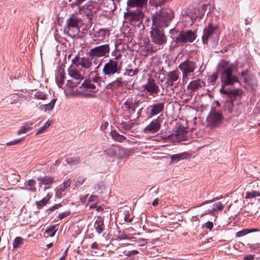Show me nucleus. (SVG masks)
<instances>
[{"instance_id": "obj_1", "label": "nucleus", "mask_w": 260, "mask_h": 260, "mask_svg": "<svg viewBox=\"0 0 260 260\" xmlns=\"http://www.w3.org/2000/svg\"><path fill=\"white\" fill-rule=\"evenodd\" d=\"M174 11L170 8H160L151 14L153 26L160 28L167 27L174 18Z\"/></svg>"}, {"instance_id": "obj_2", "label": "nucleus", "mask_w": 260, "mask_h": 260, "mask_svg": "<svg viewBox=\"0 0 260 260\" xmlns=\"http://www.w3.org/2000/svg\"><path fill=\"white\" fill-rule=\"evenodd\" d=\"M80 12L74 13L67 20L66 26L64 27V30H71L74 29L78 31L79 30V27L82 23V12L86 13L87 16L92 15V11H90V8L88 6H83L79 9Z\"/></svg>"}, {"instance_id": "obj_3", "label": "nucleus", "mask_w": 260, "mask_h": 260, "mask_svg": "<svg viewBox=\"0 0 260 260\" xmlns=\"http://www.w3.org/2000/svg\"><path fill=\"white\" fill-rule=\"evenodd\" d=\"M110 51V45L106 44L90 49L88 52L87 55L93 60V63L96 64V61L99 58L107 57L109 56Z\"/></svg>"}, {"instance_id": "obj_4", "label": "nucleus", "mask_w": 260, "mask_h": 260, "mask_svg": "<svg viewBox=\"0 0 260 260\" xmlns=\"http://www.w3.org/2000/svg\"><path fill=\"white\" fill-rule=\"evenodd\" d=\"M121 71V66L118 61L110 59L104 64L102 72L105 76L110 77L119 74Z\"/></svg>"}, {"instance_id": "obj_5", "label": "nucleus", "mask_w": 260, "mask_h": 260, "mask_svg": "<svg viewBox=\"0 0 260 260\" xmlns=\"http://www.w3.org/2000/svg\"><path fill=\"white\" fill-rule=\"evenodd\" d=\"M197 68L196 62L188 59H186L179 65L178 68L182 72V80L184 82L186 81L189 76L193 74Z\"/></svg>"}, {"instance_id": "obj_6", "label": "nucleus", "mask_w": 260, "mask_h": 260, "mask_svg": "<svg viewBox=\"0 0 260 260\" xmlns=\"http://www.w3.org/2000/svg\"><path fill=\"white\" fill-rule=\"evenodd\" d=\"M195 31L191 30L181 31L174 40L177 45H183L185 43H192L196 39Z\"/></svg>"}, {"instance_id": "obj_7", "label": "nucleus", "mask_w": 260, "mask_h": 260, "mask_svg": "<svg viewBox=\"0 0 260 260\" xmlns=\"http://www.w3.org/2000/svg\"><path fill=\"white\" fill-rule=\"evenodd\" d=\"M140 103L141 102L140 100H138L136 97L132 96L127 98L124 102L122 109L124 112H126L129 114V116H127L125 118L126 120L131 118V115L135 112L136 109L138 107Z\"/></svg>"}, {"instance_id": "obj_8", "label": "nucleus", "mask_w": 260, "mask_h": 260, "mask_svg": "<svg viewBox=\"0 0 260 260\" xmlns=\"http://www.w3.org/2000/svg\"><path fill=\"white\" fill-rule=\"evenodd\" d=\"M124 16L131 25L139 27L142 23L144 14L142 11L137 10L129 11L126 14H125Z\"/></svg>"}, {"instance_id": "obj_9", "label": "nucleus", "mask_w": 260, "mask_h": 260, "mask_svg": "<svg viewBox=\"0 0 260 260\" xmlns=\"http://www.w3.org/2000/svg\"><path fill=\"white\" fill-rule=\"evenodd\" d=\"M152 41L155 44L161 45L167 42V38L163 29L158 26L152 25L150 31Z\"/></svg>"}, {"instance_id": "obj_10", "label": "nucleus", "mask_w": 260, "mask_h": 260, "mask_svg": "<svg viewBox=\"0 0 260 260\" xmlns=\"http://www.w3.org/2000/svg\"><path fill=\"white\" fill-rule=\"evenodd\" d=\"M219 34L218 28L217 25L208 24L203 30V35L202 37L204 44H206L210 38L218 37Z\"/></svg>"}, {"instance_id": "obj_11", "label": "nucleus", "mask_w": 260, "mask_h": 260, "mask_svg": "<svg viewBox=\"0 0 260 260\" xmlns=\"http://www.w3.org/2000/svg\"><path fill=\"white\" fill-rule=\"evenodd\" d=\"M142 88L144 90H146L149 95L153 96L158 94L160 91L159 86L152 78H149L146 83L143 85Z\"/></svg>"}, {"instance_id": "obj_12", "label": "nucleus", "mask_w": 260, "mask_h": 260, "mask_svg": "<svg viewBox=\"0 0 260 260\" xmlns=\"http://www.w3.org/2000/svg\"><path fill=\"white\" fill-rule=\"evenodd\" d=\"M179 74L180 73L177 70L168 72L166 75L165 82L166 87L174 86L175 87H176L179 83Z\"/></svg>"}, {"instance_id": "obj_13", "label": "nucleus", "mask_w": 260, "mask_h": 260, "mask_svg": "<svg viewBox=\"0 0 260 260\" xmlns=\"http://www.w3.org/2000/svg\"><path fill=\"white\" fill-rule=\"evenodd\" d=\"M233 70L221 74V80L224 85H231L238 82V77L233 74Z\"/></svg>"}, {"instance_id": "obj_14", "label": "nucleus", "mask_w": 260, "mask_h": 260, "mask_svg": "<svg viewBox=\"0 0 260 260\" xmlns=\"http://www.w3.org/2000/svg\"><path fill=\"white\" fill-rule=\"evenodd\" d=\"M98 77H95L93 80H85L82 84L81 87L85 90L96 92L98 89L97 86L99 85Z\"/></svg>"}, {"instance_id": "obj_15", "label": "nucleus", "mask_w": 260, "mask_h": 260, "mask_svg": "<svg viewBox=\"0 0 260 260\" xmlns=\"http://www.w3.org/2000/svg\"><path fill=\"white\" fill-rule=\"evenodd\" d=\"M165 108L164 103H154L147 107V110L150 115L152 117L161 113Z\"/></svg>"}, {"instance_id": "obj_16", "label": "nucleus", "mask_w": 260, "mask_h": 260, "mask_svg": "<svg viewBox=\"0 0 260 260\" xmlns=\"http://www.w3.org/2000/svg\"><path fill=\"white\" fill-rule=\"evenodd\" d=\"M161 127V123L158 118L152 120L144 129L145 134H154L157 132Z\"/></svg>"}, {"instance_id": "obj_17", "label": "nucleus", "mask_w": 260, "mask_h": 260, "mask_svg": "<svg viewBox=\"0 0 260 260\" xmlns=\"http://www.w3.org/2000/svg\"><path fill=\"white\" fill-rule=\"evenodd\" d=\"M225 204V202L223 203L220 201L215 202L208 207L205 214H211L217 211H222Z\"/></svg>"}, {"instance_id": "obj_18", "label": "nucleus", "mask_w": 260, "mask_h": 260, "mask_svg": "<svg viewBox=\"0 0 260 260\" xmlns=\"http://www.w3.org/2000/svg\"><path fill=\"white\" fill-rule=\"evenodd\" d=\"M125 84L123 81L122 78H117L115 80L109 83L108 84L105 88L106 89H111L112 90H114L119 87H122L125 85Z\"/></svg>"}, {"instance_id": "obj_19", "label": "nucleus", "mask_w": 260, "mask_h": 260, "mask_svg": "<svg viewBox=\"0 0 260 260\" xmlns=\"http://www.w3.org/2000/svg\"><path fill=\"white\" fill-rule=\"evenodd\" d=\"M204 82L200 79L191 81L187 86V88L191 92H194L204 86Z\"/></svg>"}, {"instance_id": "obj_20", "label": "nucleus", "mask_w": 260, "mask_h": 260, "mask_svg": "<svg viewBox=\"0 0 260 260\" xmlns=\"http://www.w3.org/2000/svg\"><path fill=\"white\" fill-rule=\"evenodd\" d=\"M218 71L220 73L233 70V65L228 60H222L218 63Z\"/></svg>"}, {"instance_id": "obj_21", "label": "nucleus", "mask_w": 260, "mask_h": 260, "mask_svg": "<svg viewBox=\"0 0 260 260\" xmlns=\"http://www.w3.org/2000/svg\"><path fill=\"white\" fill-rule=\"evenodd\" d=\"M222 118V114L219 112L214 110L210 114V120L214 125L220 123Z\"/></svg>"}, {"instance_id": "obj_22", "label": "nucleus", "mask_w": 260, "mask_h": 260, "mask_svg": "<svg viewBox=\"0 0 260 260\" xmlns=\"http://www.w3.org/2000/svg\"><path fill=\"white\" fill-rule=\"evenodd\" d=\"M116 150V157L119 159L127 158L131 153L130 150L120 147L118 146H117Z\"/></svg>"}, {"instance_id": "obj_23", "label": "nucleus", "mask_w": 260, "mask_h": 260, "mask_svg": "<svg viewBox=\"0 0 260 260\" xmlns=\"http://www.w3.org/2000/svg\"><path fill=\"white\" fill-rule=\"evenodd\" d=\"M187 133L186 128L183 126L180 125L175 133L176 138L179 141H183L186 137Z\"/></svg>"}, {"instance_id": "obj_24", "label": "nucleus", "mask_w": 260, "mask_h": 260, "mask_svg": "<svg viewBox=\"0 0 260 260\" xmlns=\"http://www.w3.org/2000/svg\"><path fill=\"white\" fill-rule=\"evenodd\" d=\"M104 225V219L101 217H98L94 222V227L98 234H101L103 232Z\"/></svg>"}, {"instance_id": "obj_25", "label": "nucleus", "mask_w": 260, "mask_h": 260, "mask_svg": "<svg viewBox=\"0 0 260 260\" xmlns=\"http://www.w3.org/2000/svg\"><path fill=\"white\" fill-rule=\"evenodd\" d=\"M220 92L221 93L228 94L230 98H232L233 96H239L242 93V91L240 89L225 90L223 86L220 88Z\"/></svg>"}, {"instance_id": "obj_26", "label": "nucleus", "mask_w": 260, "mask_h": 260, "mask_svg": "<svg viewBox=\"0 0 260 260\" xmlns=\"http://www.w3.org/2000/svg\"><path fill=\"white\" fill-rule=\"evenodd\" d=\"M148 0H128L127 4L129 7L142 8L147 5Z\"/></svg>"}, {"instance_id": "obj_27", "label": "nucleus", "mask_w": 260, "mask_h": 260, "mask_svg": "<svg viewBox=\"0 0 260 260\" xmlns=\"http://www.w3.org/2000/svg\"><path fill=\"white\" fill-rule=\"evenodd\" d=\"M37 180L40 182V184H44L45 185H51L54 181V177L49 176L39 177L37 178Z\"/></svg>"}, {"instance_id": "obj_28", "label": "nucleus", "mask_w": 260, "mask_h": 260, "mask_svg": "<svg viewBox=\"0 0 260 260\" xmlns=\"http://www.w3.org/2000/svg\"><path fill=\"white\" fill-rule=\"evenodd\" d=\"M189 155V154L187 152H182L172 155L170 156V158L172 161L178 162L181 159L187 158Z\"/></svg>"}, {"instance_id": "obj_29", "label": "nucleus", "mask_w": 260, "mask_h": 260, "mask_svg": "<svg viewBox=\"0 0 260 260\" xmlns=\"http://www.w3.org/2000/svg\"><path fill=\"white\" fill-rule=\"evenodd\" d=\"M33 122L28 121L25 123L18 131L19 135L24 134L26 132L31 130L33 128Z\"/></svg>"}, {"instance_id": "obj_30", "label": "nucleus", "mask_w": 260, "mask_h": 260, "mask_svg": "<svg viewBox=\"0 0 260 260\" xmlns=\"http://www.w3.org/2000/svg\"><path fill=\"white\" fill-rule=\"evenodd\" d=\"M69 75L71 77L74 79L76 81H80L83 79V76L76 70L69 69Z\"/></svg>"}, {"instance_id": "obj_31", "label": "nucleus", "mask_w": 260, "mask_h": 260, "mask_svg": "<svg viewBox=\"0 0 260 260\" xmlns=\"http://www.w3.org/2000/svg\"><path fill=\"white\" fill-rule=\"evenodd\" d=\"M117 147V146H111L110 147L104 150V153L108 156L111 157H116Z\"/></svg>"}, {"instance_id": "obj_32", "label": "nucleus", "mask_w": 260, "mask_h": 260, "mask_svg": "<svg viewBox=\"0 0 260 260\" xmlns=\"http://www.w3.org/2000/svg\"><path fill=\"white\" fill-rule=\"evenodd\" d=\"M111 135L113 139L119 142H122L126 140V137L123 135L119 134L116 131H112Z\"/></svg>"}, {"instance_id": "obj_33", "label": "nucleus", "mask_w": 260, "mask_h": 260, "mask_svg": "<svg viewBox=\"0 0 260 260\" xmlns=\"http://www.w3.org/2000/svg\"><path fill=\"white\" fill-rule=\"evenodd\" d=\"M56 101V99H53L48 104L41 105L40 109L44 110L45 112L51 111L54 107Z\"/></svg>"}, {"instance_id": "obj_34", "label": "nucleus", "mask_w": 260, "mask_h": 260, "mask_svg": "<svg viewBox=\"0 0 260 260\" xmlns=\"http://www.w3.org/2000/svg\"><path fill=\"white\" fill-rule=\"evenodd\" d=\"M52 194L51 193H48L47 196L44 198L42 200L37 201L36 202V204L38 207V208H40L45 205H46L48 202L49 200L51 198Z\"/></svg>"}, {"instance_id": "obj_35", "label": "nucleus", "mask_w": 260, "mask_h": 260, "mask_svg": "<svg viewBox=\"0 0 260 260\" xmlns=\"http://www.w3.org/2000/svg\"><path fill=\"white\" fill-rule=\"evenodd\" d=\"M92 60L88 56V57H82L80 66L83 68L89 69L92 66Z\"/></svg>"}, {"instance_id": "obj_36", "label": "nucleus", "mask_w": 260, "mask_h": 260, "mask_svg": "<svg viewBox=\"0 0 260 260\" xmlns=\"http://www.w3.org/2000/svg\"><path fill=\"white\" fill-rule=\"evenodd\" d=\"M56 231L55 225H52L45 231L44 235L46 237H53L54 236Z\"/></svg>"}, {"instance_id": "obj_37", "label": "nucleus", "mask_w": 260, "mask_h": 260, "mask_svg": "<svg viewBox=\"0 0 260 260\" xmlns=\"http://www.w3.org/2000/svg\"><path fill=\"white\" fill-rule=\"evenodd\" d=\"M64 76L63 71L59 70L58 75L56 77V81L58 86L61 87V86L64 84Z\"/></svg>"}, {"instance_id": "obj_38", "label": "nucleus", "mask_w": 260, "mask_h": 260, "mask_svg": "<svg viewBox=\"0 0 260 260\" xmlns=\"http://www.w3.org/2000/svg\"><path fill=\"white\" fill-rule=\"evenodd\" d=\"M196 9L192 7H189L185 11V14L193 21V19H195L197 16L196 14Z\"/></svg>"}, {"instance_id": "obj_39", "label": "nucleus", "mask_w": 260, "mask_h": 260, "mask_svg": "<svg viewBox=\"0 0 260 260\" xmlns=\"http://www.w3.org/2000/svg\"><path fill=\"white\" fill-rule=\"evenodd\" d=\"M67 163L70 165H75L80 163V158L77 156L68 157L66 159Z\"/></svg>"}, {"instance_id": "obj_40", "label": "nucleus", "mask_w": 260, "mask_h": 260, "mask_svg": "<svg viewBox=\"0 0 260 260\" xmlns=\"http://www.w3.org/2000/svg\"><path fill=\"white\" fill-rule=\"evenodd\" d=\"M135 125V122L133 120H129L128 122H122L121 123V128L126 131H128L131 129Z\"/></svg>"}, {"instance_id": "obj_41", "label": "nucleus", "mask_w": 260, "mask_h": 260, "mask_svg": "<svg viewBox=\"0 0 260 260\" xmlns=\"http://www.w3.org/2000/svg\"><path fill=\"white\" fill-rule=\"evenodd\" d=\"M236 96H233L232 98H230L231 100L229 102H227L225 106L226 109L230 113H231L234 110L235 99Z\"/></svg>"}, {"instance_id": "obj_42", "label": "nucleus", "mask_w": 260, "mask_h": 260, "mask_svg": "<svg viewBox=\"0 0 260 260\" xmlns=\"http://www.w3.org/2000/svg\"><path fill=\"white\" fill-rule=\"evenodd\" d=\"M36 184V181L34 179L28 180L24 183L25 186H29L30 187V188L28 189V190L31 192H35L36 191V188L35 187Z\"/></svg>"}, {"instance_id": "obj_43", "label": "nucleus", "mask_w": 260, "mask_h": 260, "mask_svg": "<svg viewBox=\"0 0 260 260\" xmlns=\"http://www.w3.org/2000/svg\"><path fill=\"white\" fill-rule=\"evenodd\" d=\"M108 34L106 29H100L99 31L95 32L94 34V37L101 38V39H103Z\"/></svg>"}, {"instance_id": "obj_44", "label": "nucleus", "mask_w": 260, "mask_h": 260, "mask_svg": "<svg viewBox=\"0 0 260 260\" xmlns=\"http://www.w3.org/2000/svg\"><path fill=\"white\" fill-rule=\"evenodd\" d=\"M23 239L20 237H17L15 238L13 243L14 248H17L23 244Z\"/></svg>"}, {"instance_id": "obj_45", "label": "nucleus", "mask_w": 260, "mask_h": 260, "mask_svg": "<svg viewBox=\"0 0 260 260\" xmlns=\"http://www.w3.org/2000/svg\"><path fill=\"white\" fill-rule=\"evenodd\" d=\"M256 197H260V192L256 191H247L245 196V199H251Z\"/></svg>"}, {"instance_id": "obj_46", "label": "nucleus", "mask_w": 260, "mask_h": 260, "mask_svg": "<svg viewBox=\"0 0 260 260\" xmlns=\"http://www.w3.org/2000/svg\"><path fill=\"white\" fill-rule=\"evenodd\" d=\"M35 97L39 100H44L47 98V94L39 90L35 94Z\"/></svg>"}, {"instance_id": "obj_47", "label": "nucleus", "mask_w": 260, "mask_h": 260, "mask_svg": "<svg viewBox=\"0 0 260 260\" xmlns=\"http://www.w3.org/2000/svg\"><path fill=\"white\" fill-rule=\"evenodd\" d=\"M241 77L243 78L244 82L247 84H249V71L247 70H246L241 73Z\"/></svg>"}, {"instance_id": "obj_48", "label": "nucleus", "mask_w": 260, "mask_h": 260, "mask_svg": "<svg viewBox=\"0 0 260 260\" xmlns=\"http://www.w3.org/2000/svg\"><path fill=\"white\" fill-rule=\"evenodd\" d=\"M218 78V75L217 73H213L211 75L208 77L207 81L208 82L211 84L212 85H214L215 82Z\"/></svg>"}, {"instance_id": "obj_49", "label": "nucleus", "mask_w": 260, "mask_h": 260, "mask_svg": "<svg viewBox=\"0 0 260 260\" xmlns=\"http://www.w3.org/2000/svg\"><path fill=\"white\" fill-rule=\"evenodd\" d=\"M139 70L137 68L135 69V70L126 69L124 73V75L132 77V76H133L137 74V73L139 72Z\"/></svg>"}, {"instance_id": "obj_50", "label": "nucleus", "mask_w": 260, "mask_h": 260, "mask_svg": "<svg viewBox=\"0 0 260 260\" xmlns=\"http://www.w3.org/2000/svg\"><path fill=\"white\" fill-rule=\"evenodd\" d=\"M51 123L47 121L43 126H41L40 128L38 129L36 134H40L43 133L45 130H46L50 125Z\"/></svg>"}, {"instance_id": "obj_51", "label": "nucleus", "mask_w": 260, "mask_h": 260, "mask_svg": "<svg viewBox=\"0 0 260 260\" xmlns=\"http://www.w3.org/2000/svg\"><path fill=\"white\" fill-rule=\"evenodd\" d=\"M66 189H64V188H63L62 187H61L59 189H58L56 191L55 193V197L56 198L60 199L62 198L64 196V192L65 191Z\"/></svg>"}, {"instance_id": "obj_52", "label": "nucleus", "mask_w": 260, "mask_h": 260, "mask_svg": "<svg viewBox=\"0 0 260 260\" xmlns=\"http://www.w3.org/2000/svg\"><path fill=\"white\" fill-rule=\"evenodd\" d=\"M122 253L125 256H131L132 255L138 254L139 252L137 250H133L131 251L124 250Z\"/></svg>"}, {"instance_id": "obj_53", "label": "nucleus", "mask_w": 260, "mask_h": 260, "mask_svg": "<svg viewBox=\"0 0 260 260\" xmlns=\"http://www.w3.org/2000/svg\"><path fill=\"white\" fill-rule=\"evenodd\" d=\"M249 233V229H245L237 232L236 233V236L238 237H243Z\"/></svg>"}, {"instance_id": "obj_54", "label": "nucleus", "mask_w": 260, "mask_h": 260, "mask_svg": "<svg viewBox=\"0 0 260 260\" xmlns=\"http://www.w3.org/2000/svg\"><path fill=\"white\" fill-rule=\"evenodd\" d=\"M70 214H71L70 211H66L65 212L59 213L57 216V217L58 219L61 220V219L69 216L70 215Z\"/></svg>"}, {"instance_id": "obj_55", "label": "nucleus", "mask_w": 260, "mask_h": 260, "mask_svg": "<svg viewBox=\"0 0 260 260\" xmlns=\"http://www.w3.org/2000/svg\"><path fill=\"white\" fill-rule=\"evenodd\" d=\"M79 84V81H73L70 80H68L67 81V85L69 87L71 88L75 87L78 86V85Z\"/></svg>"}, {"instance_id": "obj_56", "label": "nucleus", "mask_w": 260, "mask_h": 260, "mask_svg": "<svg viewBox=\"0 0 260 260\" xmlns=\"http://www.w3.org/2000/svg\"><path fill=\"white\" fill-rule=\"evenodd\" d=\"M82 59V57H80L79 56H76L72 60V62L74 64L76 65V66H80Z\"/></svg>"}, {"instance_id": "obj_57", "label": "nucleus", "mask_w": 260, "mask_h": 260, "mask_svg": "<svg viewBox=\"0 0 260 260\" xmlns=\"http://www.w3.org/2000/svg\"><path fill=\"white\" fill-rule=\"evenodd\" d=\"M99 198L97 196L91 194L88 199V203H97Z\"/></svg>"}, {"instance_id": "obj_58", "label": "nucleus", "mask_w": 260, "mask_h": 260, "mask_svg": "<svg viewBox=\"0 0 260 260\" xmlns=\"http://www.w3.org/2000/svg\"><path fill=\"white\" fill-rule=\"evenodd\" d=\"M86 178H84L83 177H79L77 178L76 181L75 182V185L76 186H79L82 185L84 181L85 180Z\"/></svg>"}, {"instance_id": "obj_59", "label": "nucleus", "mask_w": 260, "mask_h": 260, "mask_svg": "<svg viewBox=\"0 0 260 260\" xmlns=\"http://www.w3.org/2000/svg\"><path fill=\"white\" fill-rule=\"evenodd\" d=\"M144 50L148 52H154L153 45L151 44H147L145 46Z\"/></svg>"}, {"instance_id": "obj_60", "label": "nucleus", "mask_w": 260, "mask_h": 260, "mask_svg": "<svg viewBox=\"0 0 260 260\" xmlns=\"http://www.w3.org/2000/svg\"><path fill=\"white\" fill-rule=\"evenodd\" d=\"M21 140H22V138H19V139H16L14 141L7 143L6 145H7V146L15 145H16V144H18L19 143H20Z\"/></svg>"}, {"instance_id": "obj_61", "label": "nucleus", "mask_w": 260, "mask_h": 260, "mask_svg": "<svg viewBox=\"0 0 260 260\" xmlns=\"http://www.w3.org/2000/svg\"><path fill=\"white\" fill-rule=\"evenodd\" d=\"M203 226L209 230H211L213 227V223L212 222L208 221L205 223Z\"/></svg>"}, {"instance_id": "obj_62", "label": "nucleus", "mask_w": 260, "mask_h": 260, "mask_svg": "<svg viewBox=\"0 0 260 260\" xmlns=\"http://www.w3.org/2000/svg\"><path fill=\"white\" fill-rule=\"evenodd\" d=\"M71 180L69 179L67 180H66L63 183V188H64L65 189L68 188L71 184Z\"/></svg>"}, {"instance_id": "obj_63", "label": "nucleus", "mask_w": 260, "mask_h": 260, "mask_svg": "<svg viewBox=\"0 0 260 260\" xmlns=\"http://www.w3.org/2000/svg\"><path fill=\"white\" fill-rule=\"evenodd\" d=\"M88 196V194L84 195L82 197H81V198H80L81 202L84 204H86L87 206L88 205V204L89 203H88V202H87V199Z\"/></svg>"}, {"instance_id": "obj_64", "label": "nucleus", "mask_w": 260, "mask_h": 260, "mask_svg": "<svg viewBox=\"0 0 260 260\" xmlns=\"http://www.w3.org/2000/svg\"><path fill=\"white\" fill-rule=\"evenodd\" d=\"M109 123L107 121H104L102 122L100 126V129L102 131H104L108 126Z\"/></svg>"}]
</instances>
